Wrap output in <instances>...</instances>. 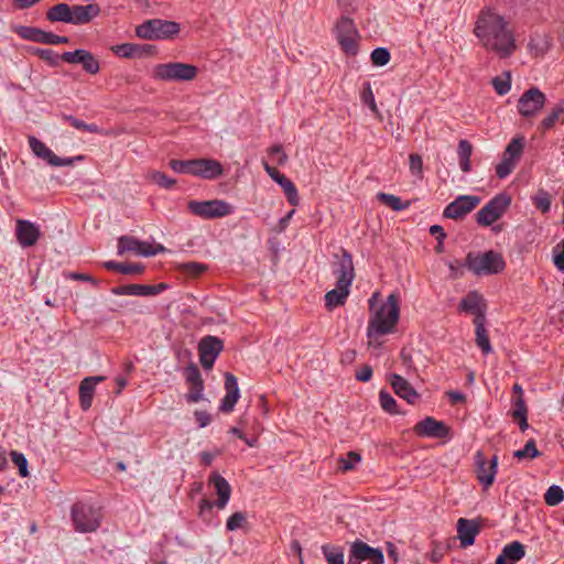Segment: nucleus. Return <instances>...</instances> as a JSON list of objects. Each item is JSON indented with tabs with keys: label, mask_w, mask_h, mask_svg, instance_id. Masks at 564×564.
Masks as SVG:
<instances>
[{
	"label": "nucleus",
	"mask_w": 564,
	"mask_h": 564,
	"mask_svg": "<svg viewBox=\"0 0 564 564\" xmlns=\"http://www.w3.org/2000/svg\"><path fill=\"white\" fill-rule=\"evenodd\" d=\"M474 33L486 50L495 52L500 58L510 57L517 48L513 32L499 14L481 13L476 21Z\"/></svg>",
	"instance_id": "nucleus-1"
},
{
	"label": "nucleus",
	"mask_w": 564,
	"mask_h": 564,
	"mask_svg": "<svg viewBox=\"0 0 564 564\" xmlns=\"http://www.w3.org/2000/svg\"><path fill=\"white\" fill-rule=\"evenodd\" d=\"M400 319V297L391 293L387 300L370 313L367 326V338L373 345L380 337L392 334Z\"/></svg>",
	"instance_id": "nucleus-2"
},
{
	"label": "nucleus",
	"mask_w": 564,
	"mask_h": 564,
	"mask_svg": "<svg viewBox=\"0 0 564 564\" xmlns=\"http://www.w3.org/2000/svg\"><path fill=\"white\" fill-rule=\"evenodd\" d=\"M465 264L469 271L478 276L498 274L506 268L502 254L495 250L469 252L466 256Z\"/></svg>",
	"instance_id": "nucleus-3"
},
{
	"label": "nucleus",
	"mask_w": 564,
	"mask_h": 564,
	"mask_svg": "<svg viewBox=\"0 0 564 564\" xmlns=\"http://www.w3.org/2000/svg\"><path fill=\"white\" fill-rule=\"evenodd\" d=\"M169 165L174 173L193 176H220L224 172L221 164L213 159L171 160Z\"/></svg>",
	"instance_id": "nucleus-4"
},
{
	"label": "nucleus",
	"mask_w": 564,
	"mask_h": 564,
	"mask_svg": "<svg viewBox=\"0 0 564 564\" xmlns=\"http://www.w3.org/2000/svg\"><path fill=\"white\" fill-rule=\"evenodd\" d=\"M198 75L197 66L182 62L156 64L152 77L162 82H191Z\"/></svg>",
	"instance_id": "nucleus-5"
},
{
	"label": "nucleus",
	"mask_w": 564,
	"mask_h": 564,
	"mask_svg": "<svg viewBox=\"0 0 564 564\" xmlns=\"http://www.w3.org/2000/svg\"><path fill=\"white\" fill-rule=\"evenodd\" d=\"M181 32V24L175 21L151 19L135 29V34L144 40H172Z\"/></svg>",
	"instance_id": "nucleus-6"
},
{
	"label": "nucleus",
	"mask_w": 564,
	"mask_h": 564,
	"mask_svg": "<svg viewBox=\"0 0 564 564\" xmlns=\"http://www.w3.org/2000/svg\"><path fill=\"white\" fill-rule=\"evenodd\" d=\"M101 511L99 508L85 502H76L72 507L70 518L74 528L79 533L95 532L100 527Z\"/></svg>",
	"instance_id": "nucleus-7"
},
{
	"label": "nucleus",
	"mask_w": 564,
	"mask_h": 564,
	"mask_svg": "<svg viewBox=\"0 0 564 564\" xmlns=\"http://www.w3.org/2000/svg\"><path fill=\"white\" fill-rule=\"evenodd\" d=\"M187 209L202 219L223 218L235 212L231 204L221 199L189 200L187 203Z\"/></svg>",
	"instance_id": "nucleus-8"
},
{
	"label": "nucleus",
	"mask_w": 564,
	"mask_h": 564,
	"mask_svg": "<svg viewBox=\"0 0 564 564\" xmlns=\"http://www.w3.org/2000/svg\"><path fill=\"white\" fill-rule=\"evenodd\" d=\"M335 34L341 51L348 56H356L359 51L358 30L352 19L343 15L335 25Z\"/></svg>",
	"instance_id": "nucleus-9"
},
{
	"label": "nucleus",
	"mask_w": 564,
	"mask_h": 564,
	"mask_svg": "<svg viewBox=\"0 0 564 564\" xmlns=\"http://www.w3.org/2000/svg\"><path fill=\"white\" fill-rule=\"evenodd\" d=\"M511 205V196L507 193H499L494 196L476 215L477 224L484 227L492 225L500 219Z\"/></svg>",
	"instance_id": "nucleus-10"
},
{
	"label": "nucleus",
	"mask_w": 564,
	"mask_h": 564,
	"mask_svg": "<svg viewBox=\"0 0 564 564\" xmlns=\"http://www.w3.org/2000/svg\"><path fill=\"white\" fill-rule=\"evenodd\" d=\"M164 251L165 247L161 243H149L132 236H121L118 239L117 253L119 256H122L126 252H132L135 256L148 258L163 253Z\"/></svg>",
	"instance_id": "nucleus-11"
},
{
	"label": "nucleus",
	"mask_w": 564,
	"mask_h": 564,
	"mask_svg": "<svg viewBox=\"0 0 564 564\" xmlns=\"http://www.w3.org/2000/svg\"><path fill=\"white\" fill-rule=\"evenodd\" d=\"M12 30L22 40L45 45L68 44L70 41L68 36L57 35L36 26L15 25Z\"/></svg>",
	"instance_id": "nucleus-12"
},
{
	"label": "nucleus",
	"mask_w": 564,
	"mask_h": 564,
	"mask_svg": "<svg viewBox=\"0 0 564 564\" xmlns=\"http://www.w3.org/2000/svg\"><path fill=\"white\" fill-rule=\"evenodd\" d=\"M29 145L32 152L40 159L44 160L52 166H69L77 161H84L85 155H76L73 158H59L57 156L44 142L39 140L34 135L29 137Z\"/></svg>",
	"instance_id": "nucleus-13"
},
{
	"label": "nucleus",
	"mask_w": 564,
	"mask_h": 564,
	"mask_svg": "<svg viewBox=\"0 0 564 564\" xmlns=\"http://www.w3.org/2000/svg\"><path fill=\"white\" fill-rule=\"evenodd\" d=\"M546 96L538 87L527 89L518 100V111L524 118L536 116L544 107Z\"/></svg>",
	"instance_id": "nucleus-14"
},
{
	"label": "nucleus",
	"mask_w": 564,
	"mask_h": 564,
	"mask_svg": "<svg viewBox=\"0 0 564 564\" xmlns=\"http://www.w3.org/2000/svg\"><path fill=\"white\" fill-rule=\"evenodd\" d=\"M368 561L370 564H383V552L378 547H372L367 543L356 540L350 544L348 564H361Z\"/></svg>",
	"instance_id": "nucleus-15"
},
{
	"label": "nucleus",
	"mask_w": 564,
	"mask_h": 564,
	"mask_svg": "<svg viewBox=\"0 0 564 564\" xmlns=\"http://www.w3.org/2000/svg\"><path fill=\"white\" fill-rule=\"evenodd\" d=\"M62 62L68 64H79L83 70L91 76L97 75L101 67L100 61L88 50L77 48L73 52L62 53Z\"/></svg>",
	"instance_id": "nucleus-16"
},
{
	"label": "nucleus",
	"mask_w": 564,
	"mask_h": 564,
	"mask_svg": "<svg viewBox=\"0 0 564 564\" xmlns=\"http://www.w3.org/2000/svg\"><path fill=\"white\" fill-rule=\"evenodd\" d=\"M224 349V343L216 336L207 335L198 343V355L202 367L206 370L213 368L217 357Z\"/></svg>",
	"instance_id": "nucleus-17"
},
{
	"label": "nucleus",
	"mask_w": 564,
	"mask_h": 564,
	"mask_svg": "<svg viewBox=\"0 0 564 564\" xmlns=\"http://www.w3.org/2000/svg\"><path fill=\"white\" fill-rule=\"evenodd\" d=\"M476 477L484 489H488L495 481L498 467V457L488 459L481 451L475 454Z\"/></svg>",
	"instance_id": "nucleus-18"
},
{
	"label": "nucleus",
	"mask_w": 564,
	"mask_h": 564,
	"mask_svg": "<svg viewBox=\"0 0 564 564\" xmlns=\"http://www.w3.org/2000/svg\"><path fill=\"white\" fill-rule=\"evenodd\" d=\"M479 203V196L459 195L445 207L443 216L448 219H460L475 209Z\"/></svg>",
	"instance_id": "nucleus-19"
},
{
	"label": "nucleus",
	"mask_w": 564,
	"mask_h": 564,
	"mask_svg": "<svg viewBox=\"0 0 564 564\" xmlns=\"http://www.w3.org/2000/svg\"><path fill=\"white\" fill-rule=\"evenodd\" d=\"M414 432L417 436L430 438H448L451 437L449 427L442 421H437L432 416L417 422L414 426Z\"/></svg>",
	"instance_id": "nucleus-20"
},
{
	"label": "nucleus",
	"mask_w": 564,
	"mask_h": 564,
	"mask_svg": "<svg viewBox=\"0 0 564 564\" xmlns=\"http://www.w3.org/2000/svg\"><path fill=\"white\" fill-rule=\"evenodd\" d=\"M333 274L336 278V285L350 289L355 279L352 257L347 250H343L340 259L336 262Z\"/></svg>",
	"instance_id": "nucleus-21"
},
{
	"label": "nucleus",
	"mask_w": 564,
	"mask_h": 564,
	"mask_svg": "<svg viewBox=\"0 0 564 564\" xmlns=\"http://www.w3.org/2000/svg\"><path fill=\"white\" fill-rule=\"evenodd\" d=\"M167 289L169 285L166 283H159L155 285L127 284L112 288L111 293L118 296H154L161 294Z\"/></svg>",
	"instance_id": "nucleus-22"
},
{
	"label": "nucleus",
	"mask_w": 564,
	"mask_h": 564,
	"mask_svg": "<svg viewBox=\"0 0 564 564\" xmlns=\"http://www.w3.org/2000/svg\"><path fill=\"white\" fill-rule=\"evenodd\" d=\"M225 391L226 393L220 400L219 411L230 413L240 398L238 380L230 372L225 373Z\"/></svg>",
	"instance_id": "nucleus-23"
},
{
	"label": "nucleus",
	"mask_w": 564,
	"mask_h": 564,
	"mask_svg": "<svg viewBox=\"0 0 564 564\" xmlns=\"http://www.w3.org/2000/svg\"><path fill=\"white\" fill-rule=\"evenodd\" d=\"M15 236L18 242L25 248L34 246L37 242L41 231L34 223L26 219H18Z\"/></svg>",
	"instance_id": "nucleus-24"
},
{
	"label": "nucleus",
	"mask_w": 564,
	"mask_h": 564,
	"mask_svg": "<svg viewBox=\"0 0 564 564\" xmlns=\"http://www.w3.org/2000/svg\"><path fill=\"white\" fill-rule=\"evenodd\" d=\"M209 484L214 486L215 488V491L218 496V499L216 500L215 502V506L218 508V509H224L229 500H230V496H231V486L229 485V482L221 476L219 475L217 471H213L210 475H209V479H208Z\"/></svg>",
	"instance_id": "nucleus-25"
},
{
	"label": "nucleus",
	"mask_w": 564,
	"mask_h": 564,
	"mask_svg": "<svg viewBox=\"0 0 564 564\" xmlns=\"http://www.w3.org/2000/svg\"><path fill=\"white\" fill-rule=\"evenodd\" d=\"M100 11L101 10L98 3H89L86 6L74 4L72 6V24H87L96 17H98Z\"/></svg>",
	"instance_id": "nucleus-26"
},
{
	"label": "nucleus",
	"mask_w": 564,
	"mask_h": 564,
	"mask_svg": "<svg viewBox=\"0 0 564 564\" xmlns=\"http://www.w3.org/2000/svg\"><path fill=\"white\" fill-rule=\"evenodd\" d=\"M390 384L394 393L401 399H404L408 403L413 404L417 400V392L410 384V382L400 375H391Z\"/></svg>",
	"instance_id": "nucleus-27"
},
{
	"label": "nucleus",
	"mask_w": 564,
	"mask_h": 564,
	"mask_svg": "<svg viewBox=\"0 0 564 564\" xmlns=\"http://www.w3.org/2000/svg\"><path fill=\"white\" fill-rule=\"evenodd\" d=\"M482 302L484 299L478 292L470 291L465 297L462 299L459 303V310L474 314L475 321H478L480 316L482 321H485V305H482Z\"/></svg>",
	"instance_id": "nucleus-28"
},
{
	"label": "nucleus",
	"mask_w": 564,
	"mask_h": 564,
	"mask_svg": "<svg viewBox=\"0 0 564 564\" xmlns=\"http://www.w3.org/2000/svg\"><path fill=\"white\" fill-rule=\"evenodd\" d=\"M457 533L462 546L466 547L473 545L476 535L479 533V525L474 520L459 518L457 521Z\"/></svg>",
	"instance_id": "nucleus-29"
},
{
	"label": "nucleus",
	"mask_w": 564,
	"mask_h": 564,
	"mask_svg": "<svg viewBox=\"0 0 564 564\" xmlns=\"http://www.w3.org/2000/svg\"><path fill=\"white\" fill-rule=\"evenodd\" d=\"M104 377H87L79 384V404L84 411L91 406L96 384L104 381Z\"/></svg>",
	"instance_id": "nucleus-30"
},
{
	"label": "nucleus",
	"mask_w": 564,
	"mask_h": 564,
	"mask_svg": "<svg viewBox=\"0 0 564 564\" xmlns=\"http://www.w3.org/2000/svg\"><path fill=\"white\" fill-rule=\"evenodd\" d=\"M528 47L534 57H542L552 47V36L545 32H534L530 35Z\"/></svg>",
	"instance_id": "nucleus-31"
},
{
	"label": "nucleus",
	"mask_w": 564,
	"mask_h": 564,
	"mask_svg": "<svg viewBox=\"0 0 564 564\" xmlns=\"http://www.w3.org/2000/svg\"><path fill=\"white\" fill-rule=\"evenodd\" d=\"M45 19L52 23L63 22L72 24V6L65 2L57 3L46 11Z\"/></svg>",
	"instance_id": "nucleus-32"
},
{
	"label": "nucleus",
	"mask_w": 564,
	"mask_h": 564,
	"mask_svg": "<svg viewBox=\"0 0 564 564\" xmlns=\"http://www.w3.org/2000/svg\"><path fill=\"white\" fill-rule=\"evenodd\" d=\"M350 293V289L337 286L325 294V306L327 310L332 311L340 305H344L348 295Z\"/></svg>",
	"instance_id": "nucleus-33"
},
{
	"label": "nucleus",
	"mask_w": 564,
	"mask_h": 564,
	"mask_svg": "<svg viewBox=\"0 0 564 564\" xmlns=\"http://www.w3.org/2000/svg\"><path fill=\"white\" fill-rule=\"evenodd\" d=\"M475 323V334H476V345L480 348L484 355H489L492 351V346L490 344L485 324L486 319L482 321L481 316L478 321H474Z\"/></svg>",
	"instance_id": "nucleus-34"
},
{
	"label": "nucleus",
	"mask_w": 564,
	"mask_h": 564,
	"mask_svg": "<svg viewBox=\"0 0 564 564\" xmlns=\"http://www.w3.org/2000/svg\"><path fill=\"white\" fill-rule=\"evenodd\" d=\"M28 52L45 62L50 67H57L62 61V54L52 48L30 47Z\"/></svg>",
	"instance_id": "nucleus-35"
},
{
	"label": "nucleus",
	"mask_w": 564,
	"mask_h": 564,
	"mask_svg": "<svg viewBox=\"0 0 564 564\" xmlns=\"http://www.w3.org/2000/svg\"><path fill=\"white\" fill-rule=\"evenodd\" d=\"M107 270H115L122 274H141L144 271V265L141 263H121L113 260L104 262Z\"/></svg>",
	"instance_id": "nucleus-36"
},
{
	"label": "nucleus",
	"mask_w": 564,
	"mask_h": 564,
	"mask_svg": "<svg viewBox=\"0 0 564 564\" xmlns=\"http://www.w3.org/2000/svg\"><path fill=\"white\" fill-rule=\"evenodd\" d=\"M473 153V145L468 140H460L457 147V154L459 159V165L463 172L467 173L470 171V156Z\"/></svg>",
	"instance_id": "nucleus-37"
},
{
	"label": "nucleus",
	"mask_w": 564,
	"mask_h": 564,
	"mask_svg": "<svg viewBox=\"0 0 564 564\" xmlns=\"http://www.w3.org/2000/svg\"><path fill=\"white\" fill-rule=\"evenodd\" d=\"M62 119L77 130L88 132V133H97V134L102 133V129L98 124L86 123L85 121H83L72 115L64 113V115H62Z\"/></svg>",
	"instance_id": "nucleus-38"
},
{
	"label": "nucleus",
	"mask_w": 564,
	"mask_h": 564,
	"mask_svg": "<svg viewBox=\"0 0 564 564\" xmlns=\"http://www.w3.org/2000/svg\"><path fill=\"white\" fill-rule=\"evenodd\" d=\"M377 198L379 202H381L383 205L390 207L394 212H402L410 207L411 203L409 200L402 202L400 197L379 192L377 194Z\"/></svg>",
	"instance_id": "nucleus-39"
},
{
	"label": "nucleus",
	"mask_w": 564,
	"mask_h": 564,
	"mask_svg": "<svg viewBox=\"0 0 564 564\" xmlns=\"http://www.w3.org/2000/svg\"><path fill=\"white\" fill-rule=\"evenodd\" d=\"M282 188L284 195L286 196L288 202L292 206H297L300 204V197L297 189L291 178H273Z\"/></svg>",
	"instance_id": "nucleus-40"
},
{
	"label": "nucleus",
	"mask_w": 564,
	"mask_h": 564,
	"mask_svg": "<svg viewBox=\"0 0 564 564\" xmlns=\"http://www.w3.org/2000/svg\"><path fill=\"white\" fill-rule=\"evenodd\" d=\"M322 552L328 564H345L343 547L325 544L322 546Z\"/></svg>",
	"instance_id": "nucleus-41"
},
{
	"label": "nucleus",
	"mask_w": 564,
	"mask_h": 564,
	"mask_svg": "<svg viewBox=\"0 0 564 564\" xmlns=\"http://www.w3.org/2000/svg\"><path fill=\"white\" fill-rule=\"evenodd\" d=\"M501 553L512 563L521 560L525 555L524 545L519 541H513L502 549Z\"/></svg>",
	"instance_id": "nucleus-42"
},
{
	"label": "nucleus",
	"mask_w": 564,
	"mask_h": 564,
	"mask_svg": "<svg viewBox=\"0 0 564 564\" xmlns=\"http://www.w3.org/2000/svg\"><path fill=\"white\" fill-rule=\"evenodd\" d=\"M524 148V138H513L510 143L507 145L503 156L510 158L511 160H519L522 155Z\"/></svg>",
	"instance_id": "nucleus-43"
},
{
	"label": "nucleus",
	"mask_w": 564,
	"mask_h": 564,
	"mask_svg": "<svg viewBox=\"0 0 564 564\" xmlns=\"http://www.w3.org/2000/svg\"><path fill=\"white\" fill-rule=\"evenodd\" d=\"M541 453L536 448V444L533 438H530L522 448L513 453V456L520 460L525 458L533 459L539 457Z\"/></svg>",
	"instance_id": "nucleus-44"
},
{
	"label": "nucleus",
	"mask_w": 564,
	"mask_h": 564,
	"mask_svg": "<svg viewBox=\"0 0 564 564\" xmlns=\"http://www.w3.org/2000/svg\"><path fill=\"white\" fill-rule=\"evenodd\" d=\"M533 205L536 209L542 213H549L551 209V196L544 189H539L536 194L532 197Z\"/></svg>",
	"instance_id": "nucleus-45"
},
{
	"label": "nucleus",
	"mask_w": 564,
	"mask_h": 564,
	"mask_svg": "<svg viewBox=\"0 0 564 564\" xmlns=\"http://www.w3.org/2000/svg\"><path fill=\"white\" fill-rule=\"evenodd\" d=\"M544 500L547 506H557L564 500V490L557 485H552L546 490Z\"/></svg>",
	"instance_id": "nucleus-46"
},
{
	"label": "nucleus",
	"mask_w": 564,
	"mask_h": 564,
	"mask_svg": "<svg viewBox=\"0 0 564 564\" xmlns=\"http://www.w3.org/2000/svg\"><path fill=\"white\" fill-rule=\"evenodd\" d=\"M10 457H11L12 463L18 467L19 475L22 478L28 477L30 473H29V463H28L25 455L18 451H11Z\"/></svg>",
	"instance_id": "nucleus-47"
},
{
	"label": "nucleus",
	"mask_w": 564,
	"mask_h": 564,
	"mask_svg": "<svg viewBox=\"0 0 564 564\" xmlns=\"http://www.w3.org/2000/svg\"><path fill=\"white\" fill-rule=\"evenodd\" d=\"M563 112L564 107L562 104L554 107L552 111L541 121L540 129L543 131L552 129Z\"/></svg>",
	"instance_id": "nucleus-48"
},
{
	"label": "nucleus",
	"mask_w": 564,
	"mask_h": 564,
	"mask_svg": "<svg viewBox=\"0 0 564 564\" xmlns=\"http://www.w3.org/2000/svg\"><path fill=\"white\" fill-rule=\"evenodd\" d=\"M381 408L389 414L399 413L395 399L386 390L379 392Z\"/></svg>",
	"instance_id": "nucleus-49"
},
{
	"label": "nucleus",
	"mask_w": 564,
	"mask_h": 564,
	"mask_svg": "<svg viewBox=\"0 0 564 564\" xmlns=\"http://www.w3.org/2000/svg\"><path fill=\"white\" fill-rule=\"evenodd\" d=\"M370 59L375 66H386L391 59V54L386 47H377L371 52Z\"/></svg>",
	"instance_id": "nucleus-50"
},
{
	"label": "nucleus",
	"mask_w": 564,
	"mask_h": 564,
	"mask_svg": "<svg viewBox=\"0 0 564 564\" xmlns=\"http://www.w3.org/2000/svg\"><path fill=\"white\" fill-rule=\"evenodd\" d=\"M495 91L499 96H503L508 94L511 89V75L509 72H506V78H501L499 76L494 77L491 80Z\"/></svg>",
	"instance_id": "nucleus-51"
},
{
	"label": "nucleus",
	"mask_w": 564,
	"mask_h": 564,
	"mask_svg": "<svg viewBox=\"0 0 564 564\" xmlns=\"http://www.w3.org/2000/svg\"><path fill=\"white\" fill-rule=\"evenodd\" d=\"M361 462V455L357 452H349L345 457L339 458L340 468L344 471H348L355 468V466Z\"/></svg>",
	"instance_id": "nucleus-52"
},
{
	"label": "nucleus",
	"mask_w": 564,
	"mask_h": 564,
	"mask_svg": "<svg viewBox=\"0 0 564 564\" xmlns=\"http://www.w3.org/2000/svg\"><path fill=\"white\" fill-rule=\"evenodd\" d=\"M247 522V516L245 512L237 511L232 513L226 522V529L228 531H236L241 529L243 524Z\"/></svg>",
	"instance_id": "nucleus-53"
},
{
	"label": "nucleus",
	"mask_w": 564,
	"mask_h": 564,
	"mask_svg": "<svg viewBox=\"0 0 564 564\" xmlns=\"http://www.w3.org/2000/svg\"><path fill=\"white\" fill-rule=\"evenodd\" d=\"M186 382L191 386L193 384H204V380L202 379L200 372L195 365H189L185 368L184 371Z\"/></svg>",
	"instance_id": "nucleus-54"
},
{
	"label": "nucleus",
	"mask_w": 564,
	"mask_h": 564,
	"mask_svg": "<svg viewBox=\"0 0 564 564\" xmlns=\"http://www.w3.org/2000/svg\"><path fill=\"white\" fill-rule=\"evenodd\" d=\"M361 100L365 105L369 106V108L373 112H376V113L378 112V107L376 105L375 95L371 90L370 83H366L364 85V89L361 91Z\"/></svg>",
	"instance_id": "nucleus-55"
},
{
	"label": "nucleus",
	"mask_w": 564,
	"mask_h": 564,
	"mask_svg": "<svg viewBox=\"0 0 564 564\" xmlns=\"http://www.w3.org/2000/svg\"><path fill=\"white\" fill-rule=\"evenodd\" d=\"M514 165V160L503 156L502 161L496 167V176H508L510 173H512Z\"/></svg>",
	"instance_id": "nucleus-56"
},
{
	"label": "nucleus",
	"mask_w": 564,
	"mask_h": 564,
	"mask_svg": "<svg viewBox=\"0 0 564 564\" xmlns=\"http://www.w3.org/2000/svg\"><path fill=\"white\" fill-rule=\"evenodd\" d=\"M132 50V43H123L111 47L112 53L121 58H133Z\"/></svg>",
	"instance_id": "nucleus-57"
},
{
	"label": "nucleus",
	"mask_w": 564,
	"mask_h": 564,
	"mask_svg": "<svg viewBox=\"0 0 564 564\" xmlns=\"http://www.w3.org/2000/svg\"><path fill=\"white\" fill-rule=\"evenodd\" d=\"M204 384H193L191 386L189 392L186 394V401L188 403H197L203 399L204 394Z\"/></svg>",
	"instance_id": "nucleus-58"
},
{
	"label": "nucleus",
	"mask_w": 564,
	"mask_h": 564,
	"mask_svg": "<svg viewBox=\"0 0 564 564\" xmlns=\"http://www.w3.org/2000/svg\"><path fill=\"white\" fill-rule=\"evenodd\" d=\"M65 279L74 280V281H82V282H89L93 285L97 286L99 282L91 275L80 272H64Z\"/></svg>",
	"instance_id": "nucleus-59"
},
{
	"label": "nucleus",
	"mask_w": 564,
	"mask_h": 564,
	"mask_svg": "<svg viewBox=\"0 0 564 564\" xmlns=\"http://www.w3.org/2000/svg\"><path fill=\"white\" fill-rule=\"evenodd\" d=\"M410 171L413 175H419L422 173L423 161L420 154L412 153L409 156Z\"/></svg>",
	"instance_id": "nucleus-60"
},
{
	"label": "nucleus",
	"mask_w": 564,
	"mask_h": 564,
	"mask_svg": "<svg viewBox=\"0 0 564 564\" xmlns=\"http://www.w3.org/2000/svg\"><path fill=\"white\" fill-rule=\"evenodd\" d=\"M527 414H528V409H527L525 402H524L522 395H519L513 401L512 416L514 419H517V417L527 416Z\"/></svg>",
	"instance_id": "nucleus-61"
},
{
	"label": "nucleus",
	"mask_w": 564,
	"mask_h": 564,
	"mask_svg": "<svg viewBox=\"0 0 564 564\" xmlns=\"http://www.w3.org/2000/svg\"><path fill=\"white\" fill-rule=\"evenodd\" d=\"M132 53H133V58L134 57H143V56H147V55H151L154 53V46L153 45H150V44H134L132 43Z\"/></svg>",
	"instance_id": "nucleus-62"
},
{
	"label": "nucleus",
	"mask_w": 564,
	"mask_h": 564,
	"mask_svg": "<svg viewBox=\"0 0 564 564\" xmlns=\"http://www.w3.org/2000/svg\"><path fill=\"white\" fill-rule=\"evenodd\" d=\"M184 268L192 275H200L207 269L206 264L199 262H187L184 264Z\"/></svg>",
	"instance_id": "nucleus-63"
},
{
	"label": "nucleus",
	"mask_w": 564,
	"mask_h": 564,
	"mask_svg": "<svg viewBox=\"0 0 564 564\" xmlns=\"http://www.w3.org/2000/svg\"><path fill=\"white\" fill-rule=\"evenodd\" d=\"M270 158L278 164H282L286 160V155L283 152V148L280 144H275L270 149Z\"/></svg>",
	"instance_id": "nucleus-64"
}]
</instances>
